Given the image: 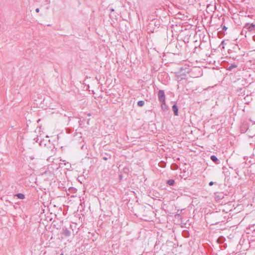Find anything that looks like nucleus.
<instances>
[{"instance_id":"obj_12","label":"nucleus","mask_w":255,"mask_h":255,"mask_svg":"<svg viewBox=\"0 0 255 255\" xmlns=\"http://www.w3.org/2000/svg\"><path fill=\"white\" fill-rule=\"evenodd\" d=\"M209 184L210 186H212L214 184V182L213 181H211L210 182H209Z\"/></svg>"},{"instance_id":"obj_19","label":"nucleus","mask_w":255,"mask_h":255,"mask_svg":"<svg viewBox=\"0 0 255 255\" xmlns=\"http://www.w3.org/2000/svg\"><path fill=\"white\" fill-rule=\"evenodd\" d=\"M60 255H63V254H61Z\"/></svg>"},{"instance_id":"obj_14","label":"nucleus","mask_w":255,"mask_h":255,"mask_svg":"<svg viewBox=\"0 0 255 255\" xmlns=\"http://www.w3.org/2000/svg\"><path fill=\"white\" fill-rule=\"evenodd\" d=\"M108 159V158L107 157H103V159L105 160H107Z\"/></svg>"},{"instance_id":"obj_15","label":"nucleus","mask_w":255,"mask_h":255,"mask_svg":"<svg viewBox=\"0 0 255 255\" xmlns=\"http://www.w3.org/2000/svg\"><path fill=\"white\" fill-rule=\"evenodd\" d=\"M164 108H166V110H167V107H166V105L165 104V106H164Z\"/></svg>"},{"instance_id":"obj_8","label":"nucleus","mask_w":255,"mask_h":255,"mask_svg":"<svg viewBox=\"0 0 255 255\" xmlns=\"http://www.w3.org/2000/svg\"><path fill=\"white\" fill-rule=\"evenodd\" d=\"M144 102L143 101H139L137 102V105L139 107H142L144 105Z\"/></svg>"},{"instance_id":"obj_11","label":"nucleus","mask_w":255,"mask_h":255,"mask_svg":"<svg viewBox=\"0 0 255 255\" xmlns=\"http://www.w3.org/2000/svg\"><path fill=\"white\" fill-rule=\"evenodd\" d=\"M227 27L226 26H224L223 27V31H225V30H227Z\"/></svg>"},{"instance_id":"obj_4","label":"nucleus","mask_w":255,"mask_h":255,"mask_svg":"<svg viewBox=\"0 0 255 255\" xmlns=\"http://www.w3.org/2000/svg\"><path fill=\"white\" fill-rule=\"evenodd\" d=\"M237 67V65L235 64H232L231 65H230L229 66V67L228 68V70H232L233 68H235L236 67Z\"/></svg>"},{"instance_id":"obj_9","label":"nucleus","mask_w":255,"mask_h":255,"mask_svg":"<svg viewBox=\"0 0 255 255\" xmlns=\"http://www.w3.org/2000/svg\"><path fill=\"white\" fill-rule=\"evenodd\" d=\"M172 110L173 112H178V108L176 105H173L172 106Z\"/></svg>"},{"instance_id":"obj_7","label":"nucleus","mask_w":255,"mask_h":255,"mask_svg":"<svg viewBox=\"0 0 255 255\" xmlns=\"http://www.w3.org/2000/svg\"><path fill=\"white\" fill-rule=\"evenodd\" d=\"M211 159L215 162H217L218 160L217 157L215 155H212L211 156Z\"/></svg>"},{"instance_id":"obj_1","label":"nucleus","mask_w":255,"mask_h":255,"mask_svg":"<svg viewBox=\"0 0 255 255\" xmlns=\"http://www.w3.org/2000/svg\"><path fill=\"white\" fill-rule=\"evenodd\" d=\"M158 98L160 102L161 103V106L162 109L163 111H165L166 108H164V106H165V95L164 93V91L162 90H160L158 93Z\"/></svg>"},{"instance_id":"obj_2","label":"nucleus","mask_w":255,"mask_h":255,"mask_svg":"<svg viewBox=\"0 0 255 255\" xmlns=\"http://www.w3.org/2000/svg\"><path fill=\"white\" fill-rule=\"evenodd\" d=\"M247 29L249 31H254L255 30V25L254 24H250L249 23H247L243 28L244 29Z\"/></svg>"},{"instance_id":"obj_10","label":"nucleus","mask_w":255,"mask_h":255,"mask_svg":"<svg viewBox=\"0 0 255 255\" xmlns=\"http://www.w3.org/2000/svg\"><path fill=\"white\" fill-rule=\"evenodd\" d=\"M225 41L224 40L222 41L221 44H220V46H222V48H224V45L225 44Z\"/></svg>"},{"instance_id":"obj_17","label":"nucleus","mask_w":255,"mask_h":255,"mask_svg":"<svg viewBox=\"0 0 255 255\" xmlns=\"http://www.w3.org/2000/svg\"><path fill=\"white\" fill-rule=\"evenodd\" d=\"M110 10H111V11H114V9L113 8H111V9H110Z\"/></svg>"},{"instance_id":"obj_3","label":"nucleus","mask_w":255,"mask_h":255,"mask_svg":"<svg viewBox=\"0 0 255 255\" xmlns=\"http://www.w3.org/2000/svg\"><path fill=\"white\" fill-rule=\"evenodd\" d=\"M63 234L64 236H65L66 237H68V236H70L71 232L69 230H68V229H66L64 230Z\"/></svg>"},{"instance_id":"obj_6","label":"nucleus","mask_w":255,"mask_h":255,"mask_svg":"<svg viewBox=\"0 0 255 255\" xmlns=\"http://www.w3.org/2000/svg\"><path fill=\"white\" fill-rule=\"evenodd\" d=\"M174 180L173 179H169L167 180V183L169 185H173L174 184Z\"/></svg>"},{"instance_id":"obj_13","label":"nucleus","mask_w":255,"mask_h":255,"mask_svg":"<svg viewBox=\"0 0 255 255\" xmlns=\"http://www.w3.org/2000/svg\"><path fill=\"white\" fill-rule=\"evenodd\" d=\"M35 11L36 12H38L39 11V8H37L36 9H35Z\"/></svg>"},{"instance_id":"obj_5","label":"nucleus","mask_w":255,"mask_h":255,"mask_svg":"<svg viewBox=\"0 0 255 255\" xmlns=\"http://www.w3.org/2000/svg\"><path fill=\"white\" fill-rule=\"evenodd\" d=\"M16 196L20 199H23L24 198V195L22 193H18L16 195Z\"/></svg>"},{"instance_id":"obj_18","label":"nucleus","mask_w":255,"mask_h":255,"mask_svg":"<svg viewBox=\"0 0 255 255\" xmlns=\"http://www.w3.org/2000/svg\"><path fill=\"white\" fill-rule=\"evenodd\" d=\"M88 116H91V114H90V113H89V114H88Z\"/></svg>"},{"instance_id":"obj_16","label":"nucleus","mask_w":255,"mask_h":255,"mask_svg":"<svg viewBox=\"0 0 255 255\" xmlns=\"http://www.w3.org/2000/svg\"><path fill=\"white\" fill-rule=\"evenodd\" d=\"M175 116H178V113H174Z\"/></svg>"}]
</instances>
